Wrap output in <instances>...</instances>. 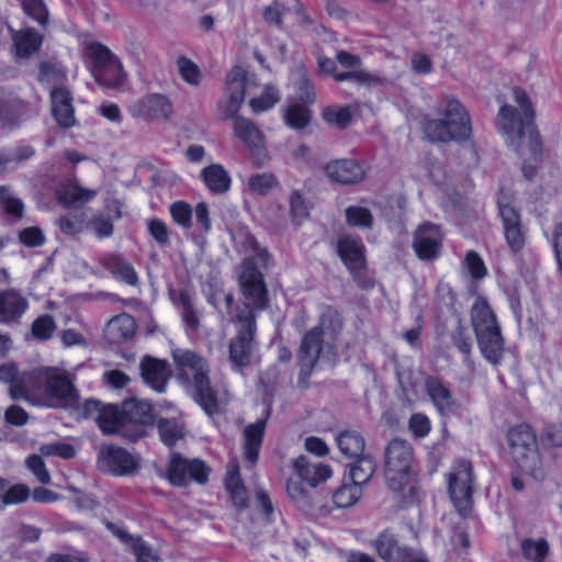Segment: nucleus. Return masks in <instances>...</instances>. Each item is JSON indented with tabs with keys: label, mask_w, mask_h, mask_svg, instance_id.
Instances as JSON below:
<instances>
[{
	"label": "nucleus",
	"mask_w": 562,
	"mask_h": 562,
	"mask_svg": "<svg viewBox=\"0 0 562 562\" xmlns=\"http://www.w3.org/2000/svg\"><path fill=\"white\" fill-rule=\"evenodd\" d=\"M514 462L521 473L535 481L546 476V467L537 449L536 431L530 424H515L507 432Z\"/></svg>",
	"instance_id": "7"
},
{
	"label": "nucleus",
	"mask_w": 562,
	"mask_h": 562,
	"mask_svg": "<svg viewBox=\"0 0 562 562\" xmlns=\"http://www.w3.org/2000/svg\"><path fill=\"white\" fill-rule=\"evenodd\" d=\"M464 266L473 279L481 280L487 273L486 267L482 258L474 250H470L467 252L464 258Z\"/></svg>",
	"instance_id": "61"
},
{
	"label": "nucleus",
	"mask_w": 562,
	"mask_h": 562,
	"mask_svg": "<svg viewBox=\"0 0 562 562\" xmlns=\"http://www.w3.org/2000/svg\"><path fill=\"white\" fill-rule=\"evenodd\" d=\"M201 177L207 189L216 194L226 192L231 187V177L220 164H213L201 171Z\"/></svg>",
	"instance_id": "38"
},
{
	"label": "nucleus",
	"mask_w": 562,
	"mask_h": 562,
	"mask_svg": "<svg viewBox=\"0 0 562 562\" xmlns=\"http://www.w3.org/2000/svg\"><path fill=\"white\" fill-rule=\"evenodd\" d=\"M168 294L172 304L180 311L187 330L196 331L200 327V318L190 292L186 289L170 288Z\"/></svg>",
	"instance_id": "27"
},
{
	"label": "nucleus",
	"mask_w": 562,
	"mask_h": 562,
	"mask_svg": "<svg viewBox=\"0 0 562 562\" xmlns=\"http://www.w3.org/2000/svg\"><path fill=\"white\" fill-rule=\"evenodd\" d=\"M27 104L20 99H0V122L3 126L13 127L19 124Z\"/></svg>",
	"instance_id": "42"
},
{
	"label": "nucleus",
	"mask_w": 562,
	"mask_h": 562,
	"mask_svg": "<svg viewBox=\"0 0 562 562\" xmlns=\"http://www.w3.org/2000/svg\"><path fill=\"white\" fill-rule=\"evenodd\" d=\"M117 412L115 418L123 422H145V418L151 417L153 405L143 400L127 398L121 404H115Z\"/></svg>",
	"instance_id": "32"
},
{
	"label": "nucleus",
	"mask_w": 562,
	"mask_h": 562,
	"mask_svg": "<svg viewBox=\"0 0 562 562\" xmlns=\"http://www.w3.org/2000/svg\"><path fill=\"white\" fill-rule=\"evenodd\" d=\"M54 317L44 314L37 317L32 324V335L38 340H48L56 330Z\"/></svg>",
	"instance_id": "53"
},
{
	"label": "nucleus",
	"mask_w": 562,
	"mask_h": 562,
	"mask_svg": "<svg viewBox=\"0 0 562 562\" xmlns=\"http://www.w3.org/2000/svg\"><path fill=\"white\" fill-rule=\"evenodd\" d=\"M473 468L470 461L453 463L448 474V493L457 510L463 514L469 508L473 491Z\"/></svg>",
	"instance_id": "11"
},
{
	"label": "nucleus",
	"mask_w": 562,
	"mask_h": 562,
	"mask_svg": "<svg viewBox=\"0 0 562 562\" xmlns=\"http://www.w3.org/2000/svg\"><path fill=\"white\" fill-rule=\"evenodd\" d=\"M362 490L357 484H344L331 496V509L352 507L361 497Z\"/></svg>",
	"instance_id": "45"
},
{
	"label": "nucleus",
	"mask_w": 562,
	"mask_h": 562,
	"mask_svg": "<svg viewBox=\"0 0 562 562\" xmlns=\"http://www.w3.org/2000/svg\"><path fill=\"white\" fill-rule=\"evenodd\" d=\"M140 375L144 382L158 393L166 391L172 376V370L167 360L144 356L139 362Z\"/></svg>",
	"instance_id": "19"
},
{
	"label": "nucleus",
	"mask_w": 562,
	"mask_h": 562,
	"mask_svg": "<svg viewBox=\"0 0 562 562\" xmlns=\"http://www.w3.org/2000/svg\"><path fill=\"white\" fill-rule=\"evenodd\" d=\"M290 214L294 223H301L308 217V203L303 194L294 190L289 196Z\"/></svg>",
	"instance_id": "52"
},
{
	"label": "nucleus",
	"mask_w": 562,
	"mask_h": 562,
	"mask_svg": "<svg viewBox=\"0 0 562 562\" xmlns=\"http://www.w3.org/2000/svg\"><path fill=\"white\" fill-rule=\"evenodd\" d=\"M158 432L161 441L169 448L184 436L183 428L179 424H158Z\"/></svg>",
	"instance_id": "60"
},
{
	"label": "nucleus",
	"mask_w": 562,
	"mask_h": 562,
	"mask_svg": "<svg viewBox=\"0 0 562 562\" xmlns=\"http://www.w3.org/2000/svg\"><path fill=\"white\" fill-rule=\"evenodd\" d=\"M550 547L543 538L525 537L519 542V554L526 562H544Z\"/></svg>",
	"instance_id": "39"
},
{
	"label": "nucleus",
	"mask_w": 562,
	"mask_h": 562,
	"mask_svg": "<svg viewBox=\"0 0 562 562\" xmlns=\"http://www.w3.org/2000/svg\"><path fill=\"white\" fill-rule=\"evenodd\" d=\"M314 328H319L322 337L327 335L331 342L336 344L344 329L342 315L337 310L327 306L319 316L318 325Z\"/></svg>",
	"instance_id": "37"
},
{
	"label": "nucleus",
	"mask_w": 562,
	"mask_h": 562,
	"mask_svg": "<svg viewBox=\"0 0 562 562\" xmlns=\"http://www.w3.org/2000/svg\"><path fill=\"white\" fill-rule=\"evenodd\" d=\"M12 33V41L15 47L16 56L20 58H29L33 53L40 49L42 45V36L33 29Z\"/></svg>",
	"instance_id": "34"
},
{
	"label": "nucleus",
	"mask_w": 562,
	"mask_h": 562,
	"mask_svg": "<svg viewBox=\"0 0 562 562\" xmlns=\"http://www.w3.org/2000/svg\"><path fill=\"white\" fill-rule=\"evenodd\" d=\"M285 488L289 497L311 515L316 517H326L331 514V507L329 505H321V496L318 494H315L313 497H308L306 495L299 477L297 480L290 479L286 482Z\"/></svg>",
	"instance_id": "24"
},
{
	"label": "nucleus",
	"mask_w": 562,
	"mask_h": 562,
	"mask_svg": "<svg viewBox=\"0 0 562 562\" xmlns=\"http://www.w3.org/2000/svg\"><path fill=\"white\" fill-rule=\"evenodd\" d=\"M280 100L279 93L274 88H267L259 98L249 101V105L255 113H260L271 109Z\"/></svg>",
	"instance_id": "58"
},
{
	"label": "nucleus",
	"mask_w": 562,
	"mask_h": 562,
	"mask_svg": "<svg viewBox=\"0 0 562 562\" xmlns=\"http://www.w3.org/2000/svg\"><path fill=\"white\" fill-rule=\"evenodd\" d=\"M412 246L418 259L436 260L442 248V234L439 226L430 222L420 224L414 233Z\"/></svg>",
	"instance_id": "16"
},
{
	"label": "nucleus",
	"mask_w": 562,
	"mask_h": 562,
	"mask_svg": "<svg viewBox=\"0 0 562 562\" xmlns=\"http://www.w3.org/2000/svg\"><path fill=\"white\" fill-rule=\"evenodd\" d=\"M26 468L34 474L37 481L42 484L50 483V475L42 457L32 454L25 460Z\"/></svg>",
	"instance_id": "62"
},
{
	"label": "nucleus",
	"mask_w": 562,
	"mask_h": 562,
	"mask_svg": "<svg viewBox=\"0 0 562 562\" xmlns=\"http://www.w3.org/2000/svg\"><path fill=\"white\" fill-rule=\"evenodd\" d=\"M177 66L182 79L192 86H198L201 81V71L195 63L186 56H180Z\"/></svg>",
	"instance_id": "55"
},
{
	"label": "nucleus",
	"mask_w": 562,
	"mask_h": 562,
	"mask_svg": "<svg viewBox=\"0 0 562 562\" xmlns=\"http://www.w3.org/2000/svg\"><path fill=\"white\" fill-rule=\"evenodd\" d=\"M376 470V463L370 456L361 454L349 464V474L352 483L361 487L368 483Z\"/></svg>",
	"instance_id": "40"
},
{
	"label": "nucleus",
	"mask_w": 562,
	"mask_h": 562,
	"mask_svg": "<svg viewBox=\"0 0 562 562\" xmlns=\"http://www.w3.org/2000/svg\"><path fill=\"white\" fill-rule=\"evenodd\" d=\"M326 176L334 182L356 184L366 177L363 165L355 159H336L325 166Z\"/></svg>",
	"instance_id": "21"
},
{
	"label": "nucleus",
	"mask_w": 562,
	"mask_h": 562,
	"mask_svg": "<svg viewBox=\"0 0 562 562\" xmlns=\"http://www.w3.org/2000/svg\"><path fill=\"white\" fill-rule=\"evenodd\" d=\"M27 305L26 299L14 290L0 292V323L9 325L19 322Z\"/></svg>",
	"instance_id": "29"
},
{
	"label": "nucleus",
	"mask_w": 562,
	"mask_h": 562,
	"mask_svg": "<svg viewBox=\"0 0 562 562\" xmlns=\"http://www.w3.org/2000/svg\"><path fill=\"white\" fill-rule=\"evenodd\" d=\"M334 79L338 82L353 80L361 86H378L385 81L383 77L362 69L336 72Z\"/></svg>",
	"instance_id": "47"
},
{
	"label": "nucleus",
	"mask_w": 562,
	"mask_h": 562,
	"mask_svg": "<svg viewBox=\"0 0 562 562\" xmlns=\"http://www.w3.org/2000/svg\"><path fill=\"white\" fill-rule=\"evenodd\" d=\"M293 468L297 477L312 487L327 481L333 474L329 465L319 462H311L304 456H301L293 461Z\"/></svg>",
	"instance_id": "28"
},
{
	"label": "nucleus",
	"mask_w": 562,
	"mask_h": 562,
	"mask_svg": "<svg viewBox=\"0 0 562 562\" xmlns=\"http://www.w3.org/2000/svg\"><path fill=\"white\" fill-rule=\"evenodd\" d=\"M323 350V337L319 328H311L301 340L297 352L300 366L299 385L306 387L307 380L312 374Z\"/></svg>",
	"instance_id": "15"
},
{
	"label": "nucleus",
	"mask_w": 562,
	"mask_h": 562,
	"mask_svg": "<svg viewBox=\"0 0 562 562\" xmlns=\"http://www.w3.org/2000/svg\"><path fill=\"white\" fill-rule=\"evenodd\" d=\"M128 111L134 117L146 121H160L167 120L170 116L172 105L165 95L153 93L133 102Z\"/></svg>",
	"instance_id": "18"
},
{
	"label": "nucleus",
	"mask_w": 562,
	"mask_h": 562,
	"mask_svg": "<svg viewBox=\"0 0 562 562\" xmlns=\"http://www.w3.org/2000/svg\"><path fill=\"white\" fill-rule=\"evenodd\" d=\"M384 476L393 492L402 493L404 497L414 494L415 458L413 448L402 439H393L384 451Z\"/></svg>",
	"instance_id": "6"
},
{
	"label": "nucleus",
	"mask_w": 562,
	"mask_h": 562,
	"mask_svg": "<svg viewBox=\"0 0 562 562\" xmlns=\"http://www.w3.org/2000/svg\"><path fill=\"white\" fill-rule=\"evenodd\" d=\"M336 440L340 452L346 457L357 458L363 454L366 443L363 437L358 431H341L336 437Z\"/></svg>",
	"instance_id": "41"
},
{
	"label": "nucleus",
	"mask_w": 562,
	"mask_h": 562,
	"mask_svg": "<svg viewBox=\"0 0 562 562\" xmlns=\"http://www.w3.org/2000/svg\"><path fill=\"white\" fill-rule=\"evenodd\" d=\"M396 375L398 383L405 393H415L419 382L422 381V372L414 371L409 368H397Z\"/></svg>",
	"instance_id": "56"
},
{
	"label": "nucleus",
	"mask_w": 562,
	"mask_h": 562,
	"mask_svg": "<svg viewBox=\"0 0 562 562\" xmlns=\"http://www.w3.org/2000/svg\"><path fill=\"white\" fill-rule=\"evenodd\" d=\"M311 116V111L304 104L294 103L288 106L283 120L291 128L302 130L308 125Z\"/></svg>",
	"instance_id": "46"
},
{
	"label": "nucleus",
	"mask_w": 562,
	"mask_h": 562,
	"mask_svg": "<svg viewBox=\"0 0 562 562\" xmlns=\"http://www.w3.org/2000/svg\"><path fill=\"white\" fill-rule=\"evenodd\" d=\"M436 112L439 119L426 117L423 130L431 142L449 143L451 140H465L472 133L471 119L464 106L453 97H442Z\"/></svg>",
	"instance_id": "4"
},
{
	"label": "nucleus",
	"mask_w": 562,
	"mask_h": 562,
	"mask_svg": "<svg viewBox=\"0 0 562 562\" xmlns=\"http://www.w3.org/2000/svg\"><path fill=\"white\" fill-rule=\"evenodd\" d=\"M87 55L93 63V77L104 87L115 88L124 79L123 67L112 52L100 43L87 47Z\"/></svg>",
	"instance_id": "10"
},
{
	"label": "nucleus",
	"mask_w": 562,
	"mask_h": 562,
	"mask_svg": "<svg viewBox=\"0 0 562 562\" xmlns=\"http://www.w3.org/2000/svg\"><path fill=\"white\" fill-rule=\"evenodd\" d=\"M104 435H119L135 442L146 436L145 424H99Z\"/></svg>",
	"instance_id": "43"
},
{
	"label": "nucleus",
	"mask_w": 562,
	"mask_h": 562,
	"mask_svg": "<svg viewBox=\"0 0 562 562\" xmlns=\"http://www.w3.org/2000/svg\"><path fill=\"white\" fill-rule=\"evenodd\" d=\"M87 228L92 229L99 238L110 237L114 231L112 221L104 215H95L87 221Z\"/></svg>",
	"instance_id": "64"
},
{
	"label": "nucleus",
	"mask_w": 562,
	"mask_h": 562,
	"mask_svg": "<svg viewBox=\"0 0 562 562\" xmlns=\"http://www.w3.org/2000/svg\"><path fill=\"white\" fill-rule=\"evenodd\" d=\"M169 212L175 224L188 231L192 227L193 210L184 201H176L170 204Z\"/></svg>",
	"instance_id": "50"
},
{
	"label": "nucleus",
	"mask_w": 562,
	"mask_h": 562,
	"mask_svg": "<svg viewBox=\"0 0 562 562\" xmlns=\"http://www.w3.org/2000/svg\"><path fill=\"white\" fill-rule=\"evenodd\" d=\"M246 71L234 67L226 77L225 100L218 103L217 112L223 120H233L234 134L250 150L256 166H261L266 158L265 136L255 123L237 113L244 103L248 86Z\"/></svg>",
	"instance_id": "1"
},
{
	"label": "nucleus",
	"mask_w": 562,
	"mask_h": 562,
	"mask_svg": "<svg viewBox=\"0 0 562 562\" xmlns=\"http://www.w3.org/2000/svg\"><path fill=\"white\" fill-rule=\"evenodd\" d=\"M323 117L327 123L346 128L350 124L352 115L348 108H327L323 112Z\"/></svg>",
	"instance_id": "59"
},
{
	"label": "nucleus",
	"mask_w": 562,
	"mask_h": 562,
	"mask_svg": "<svg viewBox=\"0 0 562 562\" xmlns=\"http://www.w3.org/2000/svg\"><path fill=\"white\" fill-rule=\"evenodd\" d=\"M59 229L69 236L82 233L87 228V214L77 212L60 216L57 220Z\"/></svg>",
	"instance_id": "48"
},
{
	"label": "nucleus",
	"mask_w": 562,
	"mask_h": 562,
	"mask_svg": "<svg viewBox=\"0 0 562 562\" xmlns=\"http://www.w3.org/2000/svg\"><path fill=\"white\" fill-rule=\"evenodd\" d=\"M103 266L114 278L128 285H136L138 283V277L134 267L122 256L116 254L109 255L104 259Z\"/></svg>",
	"instance_id": "33"
},
{
	"label": "nucleus",
	"mask_w": 562,
	"mask_h": 562,
	"mask_svg": "<svg viewBox=\"0 0 562 562\" xmlns=\"http://www.w3.org/2000/svg\"><path fill=\"white\" fill-rule=\"evenodd\" d=\"M0 381L10 384L12 398L29 400L35 386V371L21 373L14 363H3L0 366Z\"/></svg>",
	"instance_id": "20"
},
{
	"label": "nucleus",
	"mask_w": 562,
	"mask_h": 562,
	"mask_svg": "<svg viewBox=\"0 0 562 562\" xmlns=\"http://www.w3.org/2000/svg\"><path fill=\"white\" fill-rule=\"evenodd\" d=\"M233 321L237 326V335L229 341L228 358L235 368L241 369L251 361L256 348L257 323L251 316L250 318L245 316L244 319L233 318Z\"/></svg>",
	"instance_id": "12"
},
{
	"label": "nucleus",
	"mask_w": 562,
	"mask_h": 562,
	"mask_svg": "<svg viewBox=\"0 0 562 562\" xmlns=\"http://www.w3.org/2000/svg\"><path fill=\"white\" fill-rule=\"evenodd\" d=\"M209 467L200 459H186L179 453H171L167 477L175 486H186L190 481L204 484L209 479Z\"/></svg>",
	"instance_id": "13"
},
{
	"label": "nucleus",
	"mask_w": 562,
	"mask_h": 562,
	"mask_svg": "<svg viewBox=\"0 0 562 562\" xmlns=\"http://www.w3.org/2000/svg\"><path fill=\"white\" fill-rule=\"evenodd\" d=\"M52 114L58 126L70 128L77 125L71 92L63 86L54 87L49 93Z\"/></svg>",
	"instance_id": "22"
},
{
	"label": "nucleus",
	"mask_w": 562,
	"mask_h": 562,
	"mask_svg": "<svg viewBox=\"0 0 562 562\" xmlns=\"http://www.w3.org/2000/svg\"><path fill=\"white\" fill-rule=\"evenodd\" d=\"M77 412L78 418L92 422H120L115 418L117 407L115 404H105L97 398H87L80 403V398L77 404L71 407Z\"/></svg>",
	"instance_id": "26"
},
{
	"label": "nucleus",
	"mask_w": 562,
	"mask_h": 562,
	"mask_svg": "<svg viewBox=\"0 0 562 562\" xmlns=\"http://www.w3.org/2000/svg\"><path fill=\"white\" fill-rule=\"evenodd\" d=\"M514 99L521 113L512 105H502L497 114V126L513 149L521 156L527 149L530 157L538 160L542 154V142L535 125V109L528 94L519 88L514 89Z\"/></svg>",
	"instance_id": "2"
},
{
	"label": "nucleus",
	"mask_w": 562,
	"mask_h": 562,
	"mask_svg": "<svg viewBox=\"0 0 562 562\" xmlns=\"http://www.w3.org/2000/svg\"><path fill=\"white\" fill-rule=\"evenodd\" d=\"M286 12L284 3L274 0L269 5L263 8L262 18L269 25L281 29L283 25V16Z\"/></svg>",
	"instance_id": "57"
},
{
	"label": "nucleus",
	"mask_w": 562,
	"mask_h": 562,
	"mask_svg": "<svg viewBox=\"0 0 562 562\" xmlns=\"http://www.w3.org/2000/svg\"><path fill=\"white\" fill-rule=\"evenodd\" d=\"M55 194L61 205L77 207L94 199L98 191L82 188L78 182L68 179L58 183Z\"/></svg>",
	"instance_id": "25"
},
{
	"label": "nucleus",
	"mask_w": 562,
	"mask_h": 562,
	"mask_svg": "<svg viewBox=\"0 0 562 562\" xmlns=\"http://www.w3.org/2000/svg\"><path fill=\"white\" fill-rule=\"evenodd\" d=\"M38 381L45 383V390L54 402L50 406L69 408L77 404L79 393L69 373L50 368L41 369L35 371V383Z\"/></svg>",
	"instance_id": "9"
},
{
	"label": "nucleus",
	"mask_w": 562,
	"mask_h": 562,
	"mask_svg": "<svg viewBox=\"0 0 562 562\" xmlns=\"http://www.w3.org/2000/svg\"><path fill=\"white\" fill-rule=\"evenodd\" d=\"M266 431V424H248L244 428L245 458L250 464H255L259 457V450Z\"/></svg>",
	"instance_id": "35"
},
{
	"label": "nucleus",
	"mask_w": 562,
	"mask_h": 562,
	"mask_svg": "<svg viewBox=\"0 0 562 562\" xmlns=\"http://www.w3.org/2000/svg\"><path fill=\"white\" fill-rule=\"evenodd\" d=\"M119 537L132 550L137 562H158L159 555L153 548L147 546L140 538L133 537L126 532H120Z\"/></svg>",
	"instance_id": "44"
},
{
	"label": "nucleus",
	"mask_w": 562,
	"mask_h": 562,
	"mask_svg": "<svg viewBox=\"0 0 562 562\" xmlns=\"http://www.w3.org/2000/svg\"><path fill=\"white\" fill-rule=\"evenodd\" d=\"M540 442L548 447H562V424H546Z\"/></svg>",
	"instance_id": "63"
},
{
	"label": "nucleus",
	"mask_w": 562,
	"mask_h": 562,
	"mask_svg": "<svg viewBox=\"0 0 562 562\" xmlns=\"http://www.w3.org/2000/svg\"><path fill=\"white\" fill-rule=\"evenodd\" d=\"M424 390L440 416H453L459 405L453 397L452 391L438 376L426 375L423 378Z\"/></svg>",
	"instance_id": "17"
},
{
	"label": "nucleus",
	"mask_w": 562,
	"mask_h": 562,
	"mask_svg": "<svg viewBox=\"0 0 562 562\" xmlns=\"http://www.w3.org/2000/svg\"><path fill=\"white\" fill-rule=\"evenodd\" d=\"M172 359L178 378L189 387L194 401L209 417H214L220 412V404L211 386L206 360L192 350L181 348L172 350Z\"/></svg>",
	"instance_id": "3"
},
{
	"label": "nucleus",
	"mask_w": 562,
	"mask_h": 562,
	"mask_svg": "<svg viewBox=\"0 0 562 562\" xmlns=\"http://www.w3.org/2000/svg\"><path fill=\"white\" fill-rule=\"evenodd\" d=\"M373 547L379 557L385 562H398L409 549L397 543L395 537L390 532L380 533L373 541Z\"/></svg>",
	"instance_id": "36"
},
{
	"label": "nucleus",
	"mask_w": 562,
	"mask_h": 562,
	"mask_svg": "<svg viewBox=\"0 0 562 562\" xmlns=\"http://www.w3.org/2000/svg\"><path fill=\"white\" fill-rule=\"evenodd\" d=\"M147 231L160 247H168L170 245V229L164 221L156 217L149 218L147 221Z\"/></svg>",
	"instance_id": "54"
},
{
	"label": "nucleus",
	"mask_w": 562,
	"mask_h": 562,
	"mask_svg": "<svg viewBox=\"0 0 562 562\" xmlns=\"http://www.w3.org/2000/svg\"><path fill=\"white\" fill-rule=\"evenodd\" d=\"M238 282L241 290L243 303L237 306L234 318L244 319L250 316L256 321L257 312L265 311L269 306L268 290L263 274L255 265L254 260L247 258L240 266Z\"/></svg>",
	"instance_id": "8"
},
{
	"label": "nucleus",
	"mask_w": 562,
	"mask_h": 562,
	"mask_svg": "<svg viewBox=\"0 0 562 562\" xmlns=\"http://www.w3.org/2000/svg\"><path fill=\"white\" fill-rule=\"evenodd\" d=\"M278 183L277 177L269 172L251 175L247 179L248 190L259 195H266L271 189L277 187Z\"/></svg>",
	"instance_id": "49"
},
{
	"label": "nucleus",
	"mask_w": 562,
	"mask_h": 562,
	"mask_svg": "<svg viewBox=\"0 0 562 562\" xmlns=\"http://www.w3.org/2000/svg\"><path fill=\"white\" fill-rule=\"evenodd\" d=\"M98 464L101 470L110 474L127 476L138 470L139 460L124 448L105 445L99 450Z\"/></svg>",
	"instance_id": "14"
},
{
	"label": "nucleus",
	"mask_w": 562,
	"mask_h": 562,
	"mask_svg": "<svg viewBox=\"0 0 562 562\" xmlns=\"http://www.w3.org/2000/svg\"><path fill=\"white\" fill-rule=\"evenodd\" d=\"M498 211L508 246L513 251H519L525 245V233L518 211L503 201H498Z\"/></svg>",
	"instance_id": "23"
},
{
	"label": "nucleus",
	"mask_w": 562,
	"mask_h": 562,
	"mask_svg": "<svg viewBox=\"0 0 562 562\" xmlns=\"http://www.w3.org/2000/svg\"><path fill=\"white\" fill-rule=\"evenodd\" d=\"M136 330L133 316L122 313L109 321L105 327V338L110 344L119 345L131 339Z\"/></svg>",
	"instance_id": "31"
},
{
	"label": "nucleus",
	"mask_w": 562,
	"mask_h": 562,
	"mask_svg": "<svg viewBox=\"0 0 562 562\" xmlns=\"http://www.w3.org/2000/svg\"><path fill=\"white\" fill-rule=\"evenodd\" d=\"M470 317L481 355L491 364H499L505 353V340L496 314L485 297L476 296Z\"/></svg>",
	"instance_id": "5"
},
{
	"label": "nucleus",
	"mask_w": 562,
	"mask_h": 562,
	"mask_svg": "<svg viewBox=\"0 0 562 562\" xmlns=\"http://www.w3.org/2000/svg\"><path fill=\"white\" fill-rule=\"evenodd\" d=\"M346 221L350 226L370 229L373 216L369 209L362 206H348L345 211Z\"/></svg>",
	"instance_id": "51"
},
{
	"label": "nucleus",
	"mask_w": 562,
	"mask_h": 562,
	"mask_svg": "<svg viewBox=\"0 0 562 562\" xmlns=\"http://www.w3.org/2000/svg\"><path fill=\"white\" fill-rule=\"evenodd\" d=\"M337 251L350 271L362 268L364 263V245L359 237L346 235L339 238Z\"/></svg>",
	"instance_id": "30"
}]
</instances>
